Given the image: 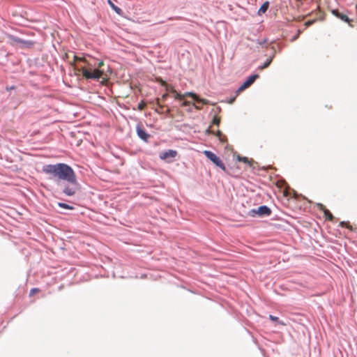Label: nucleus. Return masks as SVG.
Instances as JSON below:
<instances>
[{
	"label": "nucleus",
	"mask_w": 357,
	"mask_h": 357,
	"mask_svg": "<svg viewBox=\"0 0 357 357\" xmlns=\"http://www.w3.org/2000/svg\"><path fill=\"white\" fill-rule=\"evenodd\" d=\"M43 172L57 180L75 183L76 174L74 170L65 163L45 165Z\"/></svg>",
	"instance_id": "1"
},
{
	"label": "nucleus",
	"mask_w": 357,
	"mask_h": 357,
	"mask_svg": "<svg viewBox=\"0 0 357 357\" xmlns=\"http://www.w3.org/2000/svg\"><path fill=\"white\" fill-rule=\"evenodd\" d=\"M166 90L174 93L175 99L182 100H184L186 97H191L192 98L197 102H201L204 105H208L211 104L209 100L204 98H199L196 93L192 92H186L184 94L178 93L174 88L173 86L167 84Z\"/></svg>",
	"instance_id": "2"
},
{
	"label": "nucleus",
	"mask_w": 357,
	"mask_h": 357,
	"mask_svg": "<svg viewBox=\"0 0 357 357\" xmlns=\"http://www.w3.org/2000/svg\"><path fill=\"white\" fill-rule=\"evenodd\" d=\"M8 38L9 39V43L11 45H20L22 48H30L34 45V43L31 40H25L12 35H8Z\"/></svg>",
	"instance_id": "3"
},
{
	"label": "nucleus",
	"mask_w": 357,
	"mask_h": 357,
	"mask_svg": "<svg viewBox=\"0 0 357 357\" xmlns=\"http://www.w3.org/2000/svg\"><path fill=\"white\" fill-rule=\"evenodd\" d=\"M82 75L86 79H98L102 77L104 72L103 70L100 69H95L93 71H91L85 68H82L81 69Z\"/></svg>",
	"instance_id": "4"
},
{
	"label": "nucleus",
	"mask_w": 357,
	"mask_h": 357,
	"mask_svg": "<svg viewBox=\"0 0 357 357\" xmlns=\"http://www.w3.org/2000/svg\"><path fill=\"white\" fill-rule=\"evenodd\" d=\"M203 153L206 155L207 158H208L212 162H213L217 167L222 169L224 172H226V167L220 160V158L217 156L215 153L210 151L205 150L203 151Z\"/></svg>",
	"instance_id": "5"
},
{
	"label": "nucleus",
	"mask_w": 357,
	"mask_h": 357,
	"mask_svg": "<svg viewBox=\"0 0 357 357\" xmlns=\"http://www.w3.org/2000/svg\"><path fill=\"white\" fill-rule=\"evenodd\" d=\"M68 184L65 185L63 192L67 196H73L78 190V183L75 178V183L67 182Z\"/></svg>",
	"instance_id": "6"
},
{
	"label": "nucleus",
	"mask_w": 357,
	"mask_h": 357,
	"mask_svg": "<svg viewBox=\"0 0 357 357\" xmlns=\"http://www.w3.org/2000/svg\"><path fill=\"white\" fill-rule=\"evenodd\" d=\"M178 152L175 150H168L160 153L159 158L162 160H165L167 162H173L174 159L177 156Z\"/></svg>",
	"instance_id": "7"
},
{
	"label": "nucleus",
	"mask_w": 357,
	"mask_h": 357,
	"mask_svg": "<svg viewBox=\"0 0 357 357\" xmlns=\"http://www.w3.org/2000/svg\"><path fill=\"white\" fill-rule=\"evenodd\" d=\"M257 77H258L257 75H253L250 76L247 79V80L245 82H244L243 84L237 89V91H236L237 94L240 93L241 92L244 91L245 89H247L250 86H251Z\"/></svg>",
	"instance_id": "8"
},
{
	"label": "nucleus",
	"mask_w": 357,
	"mask_h": 357,
	"mask_svg": "<svg viewBox=\"0 0 357 357\" xmlns=\"http://www.w3.org/2000/svg\"><path fill=\"white\" fill-rule=\"evenodd\" d=\"M317 207L319 211H321L324 213L326 220H328L329 221L333 220L334 217H333V214L329 211V210H328L326 208V206L323 204H321V203L317 204Z\"/></svg>",
	"instance_id": "9"
},
{
	"label": "nucleus",
	"mask_w": 357,
	"mask_h": 357,
	"mask_svg": "<svg viewBox=\"0 0 357 357\" xmlns=\"http://www.w3.org/2000/svg\"><path fill=\"white\" fill-rule=\"evenodd\" d=\"M259 216L263 215H270L271 213V210L266 206H261L258 208L256 212Z\"/></svg>",
	"instance_id": "10"
},
{
	"label": "nucleus",
	"mask_w": 357,
	"mask_h": 357,
	"mask_svg": "<svg viewBox=\"0 0 357 357\" xmlns=\"http://www.w3.org/2000/svg\"><path fill=\"white\" fill-rule=\"evenodd\" d=\"M332 13L339 19L342 20L344 22H346L349 23V24L352 26V25L350 24L351 21L349 18L344 14L340 13L337 10H333Z\"/></svg>",
	"instance_id": "11"
},
{
	"label": "nucleus",
	"mask_w": 357,
	"mask_h": 357,
	"mask_svg": "<svg viewBox=\"0 0 357 357\" xmlns=\"http://www.w3.org/2000/svg\"><path fill=\"white\" fill-rule=\"evenodd\" d=\"M137 132L138 136L143 140L147 142L150 135L146 132L143 128L140 126L137 127Z\"/></svg>",
	"instance_id": "12"
},
{
	"label": "nucleus",
	"mask_w": 357,
	"mask_h": 357,
	"mask_svg": "<svg viewBox=\"0 0 357 357\" xmlns=\"http://www.w3.org/2000/svg\"><path fill=\"white\" fill-rule=\"evenodd\" d=\"M268 6H269V2L268 1H265L262 5L259 8V10H258V14L259 15H261L264 13L266 12V10H268Z\"/></svg>",
	"instance_id": "13"
},
{
	"label": "nucleus",
	"mask_w": 357,
	"mask_h": 357,
	"mask_svg": "<svg viewBox=\"0 0 357 357\" xmlns=\"http://www.w3.org/2000/svg\"><path fill=\"white\" fill-rule=\"evenodd\" d=\"M77 61L87 63V61L85 59V58H84V57H79V56H77L76 55H74L73 56V61L70 63L71 66H74L75 65V62Z\"/></svg>",
	"instance_id": "14"
},
{
	"label": "nucleus",
	"mask_w": 357,
	"mask_h": 357,
	"mask_svg": "<svg viewBox=\"0 0 357 357\" xmlns=\"http://www.w3.org/2000/svg\"><path fill=\"white\" fill-rule=\"evenodd\" d=\"M108 4L111 6V8L118 14H120L121 12V9L116 6H115L111 0H107Z\"/></svg>",
	"instance_id": "15"
},
{
	"label": "nucleus",
	"mask_w": 357,
	"mask_h": 357,
	"mask_svg": "<svg viewBox=\"0 0 357 357\" xmlns=\"http://www.w3.org/2000/svg\"><path fill=\"white\" fill-rule=\"evenodd\" d=\"M237 160L240 162H243L244 163H247L250 165H252V162L251 161L249 160V159L246 157H242V156H240V155H238L237 156Z\"/></svg>",
	"instance_id": "16"
},
{
	"label": "nucleus",
	"mask_w": 357,
	"mask_h": 357,
	"mask_svg": "<svg viewBox=\"0 0 357 357\" xmlns=\"http://www.w3.org/2000/svg\"><path fill=\"white\" fill-rule=\"evenodd\" d=\"M58 206L61 208H66V209H69V210H73L74 208L73 206H70L67 204H65V203H61V202H59L58 203Z\"/></svg>",
	"instance_id": "17"
},
{
	"label": "nucleus",
	"mask_w": 357,
	"mask_h": 357,
	"mask_svg": "<svg viewBox=\"0 0 357 357\" xmlns=\"http://www.w3.org/2000/svg\"><path fill=\"white\" fill-rule=\"evenodd\" d=\"M340 226L341 227H344L349 229H350L351 231H353L354 230V228L353 227L349 224V222H344V221H342L340 223Z\"/></svg>",
	"instance_id": "18"
},
{
	"label": "nucleus",
	"mask_w": 357,
	"mask_h": 357,
	"mask_svg": "<svg viewBox=\"0 0 357 357\" xmlns=\"http://www.w3.org/2000/svg\"><path fill=\"white\" fill-rule=\"evenodd\" d=\"M220 123V117L217 115H215L213 116L212 123L214 125L219 126Z\"/></svg>",
	"instance_id": "19"
},
{
	"label": "nucleus",
	"mask_w": 357,
	"mask_h": 357,
	"mask_svg": "<svg viewBox=\"0 0 357 357\" xmlns=\"http://www.w3.org/2000/svg\"><path fill=\"white\" fill-rule=\"evenodd\" d=\"M156 102H157V105H158L159 108H156L155 109V112L158 113V114H160L161 113L160 109H162L163 107V106L160 104V99L159 98H157Z\"/></svg>",
	"instance_id": "20"
},
{
	"label": "nucleus",
	"mask_w": 357,
	"mask_h": 357,
	"mask_svg": "<svg viewBox=\"0 0 357 357\" xmlns=\"http://www.w3.org/2000/svg\"><path fill=\"white\" fill-rule=\"evenodd\" d=\"M146 105L144 102L142 101L138 104V109L139 110H143L146 107Z\"/></svg>",
	"instance_id": "21"
},
{
	"label": "nucleus",
	"mask_w": 357,
	"mask_h": 357,
	"mask_svg": "<svg viewBox=\"0 0 357 357\" xmlns=\"http://www.w3.org/2000/svg\"><path fill=\"white\" fill-rule=\"evenodd\" d=\"M315 22H316V20H308V21L305 22V26L306 27H308V26L312 25Z\"/></svg>",
	"instance_id": "22"
},
{
	"label": "nucleus",
	"mask_w": 357,
	"mask_h": 357,
	"mask_svg": "<svg viewBox=\"0 0 357 357\" xmlns=\"http://www.w3.org/2000/svg\"><path fill=\"white\" fill-rule=\"evenodd\" d=\"M271 61H272V59H269V60H268L266 62H265V63H264V64L261 67V69H264V68H267V67L270 65V63H271Z\"/></svg>",
	"instance_id": "23"
},
{
	"label": "nucleus",
	"mask_w": 357,
	"mask_h": 357,
	"mask_svg": "<svg viewBox=\"0 0 357 357\" xmlns=\"http://www.w3.org/2000/svg\"><path fill=\"white\" fill-rule=\"evenodd\" d=\"M158 82L163 86H166V85L167 84V83L165 81L162 80L161 78L158 79Z\"/></svg>",
	"instance_id": "24"
},
{
	"label": "nucleus",
	"mask_w": 357,
	"mask_h": 357,
	"mask_svg": "<svg viewBox=\"0 0 357 357\" xmlns=\"http://www.w3.org/2000/svg\"><path fill=\"white\" fill-rule=\"evenodd\" d=\"M192 103L190 101L185 100L182 102L181 106L182 107H186L190 105Z\"/></svg>",
	"instance_id": "25"
},
{
	"label": "nucleus",
	"mask_w": 357,
	"mask_h": 357,
	"mask_svg": "<svg viewBox=\"0 0 357 357\" xmlns=\"http://www.w3.org/2000/svg\"><path fill=\"white\" fill-rule=\"evenodd\" d=\"M39 291V289H37V288H33L32 289L31 291H30V296H33L34 294H36V292H38Z\"/></svg>",
	"instance_id": "26"
},
{
	"label": "nucleus",
	"mask_w": 357,
	"mask_h": 357,
	"mask_svg": "<svg viewBox=\"0 0 357 357\" xmlns=\"http://www.w3.org/2000/svg\"><path fill=\"white\" fill-rule=\"evenodd\" d=\"M269 319L273 321H278V317H275L273 315H269Z\"/></svg>",
	"instance_id": "27"
},
{
	"label": "nucleus",
	"mask_w": 357,
	"mask_h": 357,
	"mask_svg": "<svg viewBox=\"0 0 357 357\" xmlns=\"http://www.w3.org/2000/svg\"><path fill=\"white\" fill-rule=\"evenodd\" d=\"M216 135L219 137L220 140L223 141V139H222V134L220 130L217 131Z\"/></svg>",
	"instance_id": "28"
},
{
	"label": "nucleus",
	"mask_w": 357,
	"mask_h": 357,
	"mask_svg": "<svg viewBox=\"0 0 357 357\" xmlns=\"http://www.w3.org/2000/svg\"><path fill=\"white\" fill-rule=\"evenodd\" d=\"M192 105L197 110H200V109H202V107L200 105H196L195 103H192Z\"/></svg>",
	"instance_id": "29"
},
{
	"label": "nucleus",
	"mask_w": 357,
	"mask_h": 357,
	"mask_svg": "<svg viewBox=\"0 0 357 357\" xmlns=\"http://www.w3.org/2000/svg\"><path fill=\"white\" fill-rule=\"evenodd\" d=\"M104 66V61H100L98 62V69H99L100 68H101L102 66Z\"/></svg>",
	"instance_id": "30"
},
{
	"label": "nucleus",
	"mask_w": 357,
	"mask_h": 357,
	"mask_svg": "<svg viewBox=\"0 0 357 357\" xmlns=\"http://www.w3.org/2000/svg\"><path fill=\"white\" fill-rule=\"evenodd\" d=\"M167 96H168V94L167 93H165V94H163L161 98H162V100H165L167 98Z\"/></svg>",
	"instance_id": "31"
},
{
	"label": "nucleus",
	"mask_w": 357,
	"mask_h": 357,
	"mask_svg": "<svg viewBox=\"0 0 357 357\" xmlns=\"http://www.w3.org/2000/svg\"><path fill=\"white\" fill-rule=\"evenodd\" d=\"M300 33H301V31L299 30V31H298V35H299ZM298 37V36H295V37L293 38V40H296Z\"/></svg>",
	"instance_id": "32"
},
{
	"label": "nucleus",
	"mask_w": 357,
	"mask_h": 357,
	"mask_svg": "<svg viewBox=\"0 0 357 357\" xmlns=\"http://www.w3.org/2000/svg\"><path fill=\"white\" fill-rule=\"evenodd\" d=\"M170 113V109H167V114H169Z\"/></svg>",
	"instance_id": "33"
},
{
	"label": "nucleus",
	"mask_w": 357,
	"mask_h": 357,
	"mask_svg": "<svg viewBox=\"0 0 357 357\" xmlns=\"http://www.w3.org/2000/svg\"><path fill=\"white\" fill-rule=\"evenodd\" d=\"M280 324L281 325H285V324H284V323H283V322H282V321H280Z\"/></svg>",
	"instance_id": "34"
},
{
	"label": "nucleus",
	"mask_w": 357,
	"mask_h": 357,
	"mask_svg": "<svg viewBox=\"0 0 357 357\" xmlns=\"http://www.w3.org/2000/svg\"><path fill=\"white\" fill-rule=\"evenodd\" d=\"M66 57L68 58V54L67 53L66 54Z\"/></svg>",
	"instance_id": "35"
},
{
	"label": "nucleus",
	"mask_w": 357,
	"mask_h": 357,
	"mask_svg": "<svg viewBox=\"0 0 357 357\" xmlns=\"http://www.w3.org/2000/svg\"><path fill=\"white\" fill-rule=\"evenodd\" d=\"M234 100V98L230 101V103H232Z\"/></svg>",
	"instance_id": "36"
}]
</instances>
